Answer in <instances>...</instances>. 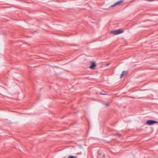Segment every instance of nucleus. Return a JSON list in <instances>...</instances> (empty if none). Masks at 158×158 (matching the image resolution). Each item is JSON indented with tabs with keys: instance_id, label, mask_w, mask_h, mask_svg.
I'll return each instance as SVG.
<instances>
[{
	"instance_id": "nucleus-1",
	"label": "nucleus",
	"mask_w": 158,
	"mask_h": 158,
	"mask_svg": "<svg viewBox=\"0 0 158 158\" xmlns=\"http://www.w3.org/2000/svg\"><path fill=\"white\" fill-rule=\"evenodd\" d=\"M158 123V122L156 121L150 120H147L145 124L151 126Z\"/></svg>"
},
{
	"instance_id": "nucleus-2",
	"label": "nucleus",
	"mask_w": 158,
	"mask_h": 158,
	"mask_svg": "<svg viewBox=\"0 0 158 158\" xmlns=\"http://www.w3.org/2000/svg\"><path fill=\"white\" fill-rule=\"evenodd\" d=\"M123 30H114L110 32V33L113 34L114 35H117L119 34L123 33Z\"/></svg>"
},
{
	"instance_id": "nucleus-3",
	"label": "nucleus",
	"mask_w": 158,
	"mask_h": 158,
	"mask_svg": "<svg viewBox=\"0 0 158 158\" xmlns=\"http://www.w3.org/2000/svg\"><path fill=\"white\" fill-rule=\"evenodd\" d=\"M124 1V0H120L114 3L113 5L110 6V7H113L114 6H116L119 5L121 4L122 3H123Z\"/></svg>"
},
{
	"instance_id": "nucleus-4",
	"label": "nucleus",
	"mask_w": 158,
	"mask_h": 158,
	"mask_svg": "<svg viewBox=\"0 0 158 158\" xmlns=\"http://www.w3.org/2000/svg\"><path fill=\"white\" fill-rule=\"evenodd\" d=\"M96 66V64L95 62H93L91 63V65L89 67L90 69H95V67Z\"/></svg>"
},
{
	"instance_id": "nucleus-5",
	"label": "nucleus",
	"mask_w": 158,
	"mask_h": 158,
	"mask_svg": "<svg viewBox=\"0 0 158 158\" xmlns=\"http://www.w3.org/2000/svg\"><path fill=\"white\" fill-rule=\"evenodd\" d=\"M127 72L126 71H123L122 74L120 75V78H121L123 76H126L127 75Z\"/></svg>"
},
{
	"instance_id": "nucleus-6",
	"label": "nucleus",
	"mask_w": 158,
	"mask_h": 158,
	"mask_svg": "<svg viewBox=\"0 0 158 158\" xmlns=\"http://www.w3.org/2000/svg\"><path fill=\"white\" fill-rule=\"evenodd\" d=\"M67 158H77V157L76 156L70 155Z\"/></svg>"
},
{
	"instance_id": "nucleus-7",
	"label": "nucleus",
	"mask_w": 158,
	"mask_h": 158,
	"mask_svg": "<svg viewBox=\"0 0 158 158\" xmlns=\"http://www.w3.org/2000/svg\"><path fill=\"white\" fill-rule=\"evenodd\" d=\"M105 105L106 106H109V104L106 103V104H105Z\"/></svg>"
},
{
	"instance_id": "nucleus-8",
	"label": "nucleus",
	"mask_w": 158,
	"mask_h": 158,
	"mask_svg": "<svg viewBox=\"0 0 158 158\" xmlns=\"http://www.w3.org/2000/svg\"><path fill=\"white\" fill-rule=\"evenodd\" d=\"M100 94H101V95H105L106 94H102V93H100Z\"/></svg>"
},
{
	"instance_id": "nucleus-9",
	"label": "nucleus",
	"mask_w": 158,
	"mask_h": 158,
	"mask_svg": "<svg viewBox=\"0 0 158 158\" xmlns=\"http://www.w3.org/2000/svg\"><path fill=\"white\" fill-rule=\"evenodd\" d=\"M148 1H153L154 0H148Z\"/></svg>"
},
{
	"instance_id": "nucleus-10",
	"label": "nucleus",
	"mask_w": 158,
	"mask_h": 158,
	"mask_svg": "<svg viewBox=\"0 0 158 158\" xmlns=\"http://www.w3.org/2000/svg\"><path fill=\"white\" fill-rule=\"evenodd\" d=\"M106 65H109V64H108V63L107 64H106Z\"/></svg>"
}]
</instances>
